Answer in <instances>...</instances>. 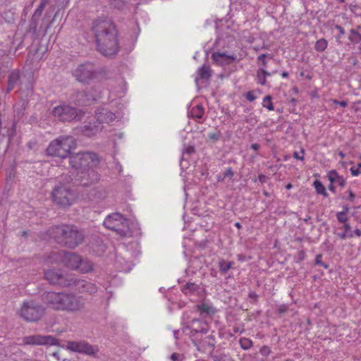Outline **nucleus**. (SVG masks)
<instances>
[{
    "mask_svg": "<svg viewBox=\"0 0 361 361\" xmlns=\"http://www.w3.org/2000/svg\"><path fill=\"white\" fill-rule=\"evenodd\" d=\"M97 49L103 55L111 56L117 53L119 45L117 30L109 20H97L94 23Z\"/></svg>",
    "mask_w": 361,
    "mask_h": 361,
    "instance_id": "f257e3e1",
    "label": "nucleus"
},
{
    "mask_svg": "<svg viewBox=\"0 0 361 361\" xmlns=\"http://www.w3.org/2000/svg\"><path fill=\"white\" fill-rule=\"evenodd\" d=\"M44 300L54 310L72 313L81 312L85 306L82 297L64 292H48L44 294Z\"/></svg>",
    "mask_w": 361,
    "mask_h": 361,
    "instance_id": "f03ea898",
    "label": "nucleus"
},
{
    "mask_svg": "<svg viewBox=\"0 0 361 361\" xmlns=\"http://www.w3.org/2000/svg\"><path fill=\"white\" fill-rule=\"evenodd\" d=\"M70 165L72 169L78 171V175L83 181L82 185L87 186L89 183H94L99 180V175L92 169L98 163L97 154L92 152H80L70 157Z\"/></svg>",
    "mask_w": 361,
    "mask_h": 361,
    "instance_id": "7ed1b4c3",
    "label": "nucleus"
},
{
    "mask_svg": "<svg viewBox=\"0 0 361 361\" xmlns=\"http://www.w3.org/2000/svg\"><path fill=\"white\" fill-rule=\"evenodd\" d=\"M49 263L63 264L68 268L82 273L89 272L92 269V264L87 259H82L79 255L72 252H54L47 259Z\"/></svg>",
    "mask_w": 361,
    "mask_h": 361,
    "instance_id": "20e7f679",
    "label": "nucleus"
},
{
    "mask_svg": "<svg viewBox=\"0 0 361 361\" xmlns=\"http://www.w3.org/2000/svg\"><path fill=\"white\" fill-rule=\"evenodd\" d=\"M76 140L72 136H60L51 141L47 148V154L65 159L76 147Z\"/></svg>",
    "mask_w": 361,
    "mask_h": 361,
    "instance_id": "39448f33",
    "label": "nucleus"
},
{
    "mask_svg": "<svg viewBox=\"0 0 361 361\" xmlns=\"http://www.w3.org/2000/svg\"><path fill=\"white\" fill-rule=\"evenodd\" d=\"M57 240L64 243L69 247H75L83 240L82 233L75 227L70 225L58 226L54 228Z\"/></svg>",
    "mask_w": 361,
    "mask_h": 361,
    "instance_id": "423d86ee",
    "label": "nucleus"
},
{
    "mask_svg": "<svg viewBox=\"0 0 361 361\" xmlns=\"http://www.w3.org/2000/svg\"><path fill=\"white\" fill-rule=\"evenodd\" d=\"M44 309L34 300H24L18 310L19 316L27 322H37L42 318Z\"/></svg>",
    "mask_w": 361,
    "mask_h": 361,
    "instance_id": "0eeeda50",
    "label": "nucleus"
},
{
    "mask_svg": "<svg viewBox=\"0 0 361 361\" xmlns=\"http://www.w3.org/2000/svg\"><path fill=\"white\" fill-rule=\"evenodd\" d=\"M52 199L57 204L67 207L73 203L75 195L68 183L59 181L53 189Z\"/></svg>",
    "mask_w": 361,
    "mask_h": 361,
    "instance_id": "6e6552de",
    "label": "nucleus"
},
{
    "mask_svg": "<svg viewBox=\"0 0 361 361\" xmlns=\"http://www.w3.org/2000/svg\"><path fill=\"white\" fill-rule=\"evenodd\" d=\"M116 116L114 114L109 111L107 109H102L95 114L94 119L96 121L94 124L91 123L83 127L82 133L85 135L91 137L94 135L102 129V123H110L114 121Z\"/></svg>",
    "mask_w": 361,
    "mask_h": 361,
    "instance_id": "1a4fd4ad",
    "label": "nucleus"
},
{
    "mask_svg": "<svg viewBox=\"0 0 361 361\" xmlns=\"http://www.w3.org/2000/svg\"><path fill=\"white\" fill-rule=\"evenodd\" d=\"M103 224L106 228L114 231L121 235H127L130 233L128 221L119 213L108 216Z\"/></svg>",
    "mask_w": 361,
    "mask_h": 361,
    "instance_id": "9d476101",
    "label": "nucleus"
},
{
    "mask_svg": "<svg viewBox=\"0 0 361 361\" xmlns=\"http://www.w3.org/2000/svg\"><path fill=\"white\" fill-rule=\"evenodd\" d=\"M52 114L59 120L63 121H69L80 117V111L68 105H60L54 107Z\"/></svg>",
    "mask_w": 361,
    "mask_h": 361,
    "instance_id": "9b49d317",
    "label": "nucleus"
},
{
    "mask_svg": "<svg viewBox=\"0 0 361 361\" xmlns=\"http://www.w3.org/2000/svg\"><path fill=\"white\" fill-rule=\"evenodd\" d=\"M23 345H55L57 340L51 336L30 335L22 338Z\"/></svg>",
    "mask_w": 361,
    "mask_h": 361,
    "instance_id": "f8f14e48",
    "label": "nucleus"
},
{
    "mask_svg": "<svg viewBox=\"0 0 361 361\" xmlns=\"http://www.w3.org/2000/svg\"><path fill=\"white\" fill-rule=\"evenodd\" d=\"M73 75L80 82H88L95 76L94 67L90 63L81 64L73 71Z\"/></svg>",
    "mask_w": 361,
    "mask_h": 361,
    "instance_id": "ddd939ff",
    "label": "nucleus"
},
{
    "mask_svg": "<svg viewBox=\"0 0 361 361\" xmlns=\"http://www.w3.org/2000/svg\"><path fill=\"white\" fill-rule=\"evenodd\" d=\"M67 350L73 352L85 353L87 355H94L98 351L97 346L90 345L84 341H69L66 345Z\"/></svg>",
    "mask_w": 361,
    "mask_h": 361,
    "instance_id": "4468645a",
    "label": "nucleus"
},
{
    "mask_svg": "<svg viewBox=\"0 0 361 361\" xmlns=\"http://www.w3.org/2000/svg\"><path fill=\"white\" fill-rule=\"evenodd\" d=\"M44 276L45 279L51 284L64 287L72 286V279L67 280L60 271L49 269L45 271Z\"/></svg>",
    "mask_w": 361,
    "mask_h": 361,
    "instance_id": "2eb2a0df",
    "label": "nucleus"
},
{
    "mask_svg": "<svg viewBox=\"0 0 361 361\" xmlns=\"http://www.w3.org/2000/svg\"><path fill=\"white\" fill-rule=\"evenodd\" d=\"M73 285L75 286V288L81 293L93 294L97 291V287L94 283L85 280L73 281L72 279V286Z\"/></svg>",
    "mask_w": 361,
    "mask_h": 361,
    "instance_id": "dca6fc26",
    "label": "nucleus"
},
{
    "mask_svg": "<svg viewBox=\"0 0 361 361\" xmlns=\"http://www.w3.org/2000/svg\"><path fill=\"white\" fill-rule=\"evenodd\" d=\"M214 61L219 66H225L233 63L236 56L233 54H228L226 52L217 51L212 54Z\"/></svg>",
    "mask_w": 361,
    "mask_h": 361,
    "instance_id": "f3484780",
    "label": "nucleus"
},
{
    "mask_svg": "<svg viewBox=\"0 0 361 361\" xmlns=\"http://www.w3.org/2000/svg\"><path fill=\"white\" fill-rule=\"evenodd\" d=\"M183 292L188 295H201L203 292L202 288L194 283H188L182 288Z\"/></svg>",
    "mask_w": 361,
    "mask_h": 361,
    "instance_id": "a211bd4d",
    "label": "nucleus"
},
{
    "mask_svg": "<svg viewBox=\"0 0 361 361\" xmlns=\"http://www.w3.org/2000/svg\"><path fill=\"white\" fill-rule=\"evenodd\" d=\"M197 309L202 317L212 316L216 312V309L209 302L197 305Z\"/></svg>",
    "mask_w": 361,
    "mask_h": 361,
    "instance_id": "6ab92c4d",
    "label": "nucleus"
},
{
    "mask_svg": "<svg viewBox=\"0 0 361 361\" xmlns=\"http://www.w3.org/2000/svg\"><path fill=\"white\" fill-rule=\"evenodd\" d=\"M20 79V71L18 70H13L8 76L7 92H10L18 85Z\"/></svg>",
    "mask_w": 361,
    "mask_h": 361,
    "instance_id": "aec40b11",
    "label": "nucleus"
},
{
    "mask_svg": "<svg viewBox=\"0 0 361 361\" xmlns=\"http://www.w3.org/2000/svg\"><path fill=\"white\" fill-rule=\"evenodd\" d=\"M190 327L195 333H206L208 331V324L197 319L192 320Z\"/></svg>",
    "mask_w": 361,
    "mask_h": 361,
    "instance_id": "412c9836",
    "label": "nucleus"
},
{
    "mask_svg": "<svg viewBox=\"0 0 361 361\" xmlns=\"http://www.w3.org/2000/svg\"><path fill=\"white\" fill-rule=\"evenodd\" d=\"M327 177L331 183L337 184L341 187H343L345 183L344 178L340 176L334 170L330 171L327 174Z\"/></svg>",
    "mask_w": 361,
    "mask_h": 361,
    "instance_id": "4be33fe9",
    "label": "nucleus"
},
{
    "mask_svg": "<svg viewBox=\"0 0 361 361\" xmlns=\"http://www.w3.org/2000/svg\"><path fill=\"white\" fill-rule=\"evenodd\" d=\"M91 195L92 201L98 202L106 197L107 192L104 188H95L92 190Z\"/></svg>",
    "mask_w": 361,
    "mask_h": 361,
    "instance_id": "5701e85b",
    "label": "nucleus"
},
{
    "mask_svg": "<svg viewBox=\"0 0 361 361\" xmlns=\"http://www.w3.org/2000/svg\"><path fill=\"white\" fill-rule=\"evenodd\" d=\"M234 39V36L233 34H231V31H228L225 33V35L223 33H221L219 31H218V36H217V43L220 45L222 44L223 45H225L226 43L230 44L233 40Z\"/></svg>",
    "mask_w": 361,
    "mask_h": 361,
    "instance_id": "b1692460",
    "label": "nucleus"
},
{
    "mask_svg": "<svg viewBox=\"0 0 361 361\" xmlns=\"http://www.w3.org/2000/svg\"><path fill=\"white\" fill-rule=\"evenodd\" d=\"M190 114L195 118H201L204 114V109L200 104H197L192 107Z\"/></svg>",
    "mask_w": 361,
    "mask_h": 361,
    "instance_id": "393cba45",
    "label": "nucleus"
},
{
    "mask_svg": "<svg viewBox=\"0 0 361 361\" xmlns=\"http://www.w3.org/2000/svg\"><path fill=\"white\" fill-rule=\"evenodd\" d=\"M199 78L208 79L211 76V70L208 66L204 65L197 71Z\"/></svg>",
    "mask_w": 361,
    "mask_h": 361,
    "instance_id": "a878e982",
    "label": "nucleus"
},
{
    "mask_svg": "<svg viewBox=\"0 0 361 361\" xmlns=\"http://www.w3.org/2000/svg\"><path fill=\"white\" fill-rule=\"evenodd\" d=\"M270 75L271 74L264 68L259 69L257 73V82L262 85H265L266 78Z\"/></svg>",
    "mask_w": 361,
    "mask_h": 361,
    "instance_id": "bb28decb",
    "label": "nucleus"
},
{
    "mask_svg": "<svg viewBox=\"0 0 361 361\" xmlns=\"http://www.w3.org/2000/svg\"><path fill=\"white\" fill-rule=\"evenodd\" d=\"M232 262H226L224 259H221L219 262V268L221 274H226L233 266Z\"/></svg>",
    "mask_w": 361,
    "mask_h": 361,
    "instance_id": "cd10ccee",
    "label": "nucleus"
},
{
    "mask_svg": "<svg viewBox=\"0 0 361 361\" xmlns=\"http://www.w3.org/2000/svg\"><path fill=\"white\" fill-rule=\"evenodd\" d=\"M313 185H314V188L318 194L323 195L324 196H327V193L326 192V188L322 182L317 180L314 182Z\"/></svg>",
    "mask_w": 361,
    "mask_h": 361,
    "instance_id": "c85d7f7f",
    "label": "nucleus"
},
{
    "mask_svg": "<svg viewBox=\"0 0 361 361\" xmlns=\"http://www.w3.org/2000/svg\"><path fill=\"white\" fill-rule=\"evenodd\" d=\"M78 97H79V101H78L79 104L89 105L90 104V102L91 100V99L89 98V97L87 94L80 93L78 94ZM92 99L96 100L97 99L94 97H92Z\"/></svg>",
    "mask_w": 361,
    "mask_h": 361,
    "instance_id": "c756f323",
    "label": "nucleus"
},
{
    "mask_svg": "<svg viewBox=\"0 0 361 361\" xmlns=\"http://www.w3.org/2000/svg\"><path fill=\"white\" fill-rule=\"evenodd\" d=\"M328 43L325 39H320L317 41L314 48L317 51H323L327 47Z\"/></svg>",
    "mask_w": 361,
    "mask_h": 361,
    "instance_id": "7c9ffc66",
    "label": "nucleus"
},
{
    "mask_svg": "<svg viewBox=\"0 0 361 361\" xmlns=\"http://www.w3.org/2000/svg\"><path fill=\"white\" fill-rule=\"evenodd\" d=\"M239 343L241 348L244 350H248L252 346V341L247 338H240Z\"/></svg>",
    "mask_w": 361,
    "mask_h": 361,
    "instance_id": "2f4dec72",
    "label": "nucleus"
},
{
    "mask_svg": "<svg viewBox=\"0 0 361 361\" xmlns=\"http://www.w3.org/2000/svg\"><path fill=\"white\" fill-rule=\"evenodd\" d=\"M262 106L267 108L269 111L274 110V106L271 102V97L268 95L266 96L262 101Z\"/></svg>",
    "mask_w": 361,
    "mask_h": 361,
    "instance_id": "473e14b6",
    "label": "nucleus"
},
{
    "mask_svg": "<svg viewBox=\"0 0 361 361\" xmlns=\"http://www.w3.org/2000/svg\"><path fill=\"white\" fill-rule=\"evenodd\" d=\"M349 39L353 43H358L361 41V35L355 30H351Z\"/></svg>",
    "mask_w": 361,
    "mask_h": 361,
    "instance_id": "72a5a7b5",
    "label": "nucleus"
},
{
    "mask_svg": "<svg viewBox=\"0 0 361 361\" xmlns=\"http://www.w3.org/2000/svg\"><path fill=\"white\" fill-rule=\"evenodd\" d=\"M233 171H232L231 169V168H228V169H227V170L224 173L223 176H221V175H219V176H218V180H219V181L224 180V178H225L226 177L231 178V177L233 176Z\"/></svg>",
    "mask_w": 361,
    "mask_h": 361,
    "instance_id": "f704fd0d",
    "label": "nucleus"
},
{
    "mask_svg": "<svg viewBox=\"0 0 361 361\" xmlns=\"http://www.w3.org/2000/svg\"><path fill=\"white\" fill-rule=\"evenodd\" d=\"M343 228H344L343 233L340 234V238L341 239H345L346 237H348V231L350 229V226L348 224H345L343 226Z\"/></svg>",
    "mask_w": 361,
    "mask_h": 361,
    "instance_id": "c9c22d12",
    "label": "nucleus"
},
{
    "mask_svg": "<svg viewBox=\"0 0 361 361\" xmlns=\"http://www.w3.org/2000/svg\"><path fill=\"white\" fill-rule=\"evenodd\" d=\"M52 356L55 357L58 361H66V358L62 357V351L58 350L57 352L53 353Z\"/></svg>",
    "mask_w": 361,
    "mask_h": 361,
    "instance_id": "e433bc0d",
    "label": "nucleus"
},
{
    "mask_svg": "<svg viewBox=\"0 0 361 361\" xmlns=\"http://www.w3.org/2000/svg\"><path fill=\"white\" fill-rule=\"evenodd\" d=\"M47 2V0H43V1L41 2V4H39V6H38V8H37V10L35 11L36 14L41 15L42 12L44 9Z\"/></svg>",
    "mask_w": 361,
    "mask_h": 361,
    "instance_id": "4c0bfd02",
    "label": "nucleus"
},
{
    "mask_svg": "<svg viewBox=\"0 0 361 361\" xmlns=\"http://www.w3.org/2000/svg\"><path fill=\"white\" fill-rule=\"evenodd\" d=\"M245 97L248 101L252 102L257 98V96L254 91H250L246 93Z\"/></svg>",
    "mask_w": 361,
    "mask_h": 361,
    "instance_id": "58836bf2",
    "label": "nucleus"
},
{
    "mask_svg": "<svg viewBox=\"0 0 361 361\" xmlns=\"http://www.w3.org/2000/svg\"><path fill=\"white\" fill-rule=\"evenodd\" d=\"M337 219L340 222L345 223L347 218L345 212H338L337 214Z\"/></svg>",
    "mask_w": 361,
    "mask_h": 361,
    "instance_id": "ea45409f",
    "label": "nucleus"
},
{
    "mask_svg": "<svg viewBox=\"0 0 361 361\" xmlns=\"http://www.w3.org/2000/svg\"><path fill=\"white\" fill-rule=\"evenodd\" d=\"M350 171L353 176H357L361 173V171L359 169L355 167H351Z\"/></svg>",
    "mask_w": 361,
    "mask_h": 361,
    "instance_id": "a19ab883",
    "label": "nucleus"
},
{
    "mask_svg": "<svg viewBox=\"0 0 361 361\" xmlns=\"http://www.w3.org/2000/svg\"><path fill=\"white\" fill-rule=\"evenodd\" d=\"M267 56V54H261L258 56V60L262 62V65L263 66H267V62H266V60H265V58Z\"/></svg>",
    "mask_w": 361,
    "mask_h": 361,
    "instance_id": "79ce46f5",
    "label": "nucleus"
},
{
    "mask_svg": "<svg viewBox=\"0 0 361 361\" xmlns=\"http://www.w3.org/2000/svg\"><path fill=\"white\" fill-rule=\"evenodd\" d=\"M216 361H231V359L229 356L224 355L219 356L217 360Z\"/></svg>",
    "mask_w": 361,
    "mask_h": 361,
    "instance_id": "37998d69",
    "label": "nucleus"
},
{
    "mask_svg": "<svg viewBox=\"0 0 361 361\" xmlns=\"http://www.w3.org/2000/svg\"><path fill=\"white\" fill-rule=\"evenodd\" d=\"M209 137L212 140H217L220 137V134L218 133H210Z\"/></svg>",
    "mask_w": 361,
    "mask_h": 361,
    "instance_id": "c03bdc74",
    "label": "nucleus"
},
{
    "mask_svg": "<svg viewBox=\"0 0 361 361\" xmlns=\"http://www.w3.org/2000/svg\"><path fill=\"white\" fill-rule=\"evenodd\" d=\"M333 102L334 104H339L340 106H343V107H345L347 106V102H345V101H342V102H338L337 100L336 99H334L333 100Z\"/></svg>",
    "mask_w": 361,
    "mask_h": 361,
    "instance_id": "a18cd8bd",
    "label": "nucleus"
},
{
    "mask_svg": "<svg viewBox=\"0 0 361 361\" xmlns=\"http://www.w3.org/2000/svg\"><path fill=\"white\" fill-rule=\"evenodd\" d=\"M194 152V147H191V146H189L188 147L185 151H184V154L185 153H187V154H191Z\"/></svg>",
    "mask_w": 361,
    "mask_h": 361,
    "instance_id": "49530a36",
    "label": "nucleus"
},
{
    "mask_svg": "<svg viewBox=\"0 0 361 361\" xmlns=\"http://www.w3.org/2000/svg\"><path fill=\"white\" fill-rule=\"evenodd\" d=\"M260 147V145L259 144H257V143H254L251 145V148L255 150V151H257L259 149Z\"/></svg>",
    "mask_w": 361,
    "mask_h": 361,
    "instance_id": "de8ad7c7",
    "label": "nucleus"
},
{
    "mask_svg": "<svg viewBox=\"0 0 361 361\" xmlns=\"http://www.w3.org/2000/svg\"><path fill=\"white\" fill-rule=\"evenodd\" d=\"M269 352V350L267 347H263L262 349H261V353L264 355L268 353Z\"/></svg>",
    "mask_w": 361,
    "mask_h": 361,
    "instance_id": "09e8293b",
    "label": "nucleus"
},
{
    "mask_svg": "<svg viewBox=\"0 0 361 361\" xmlns=\"http://www.w3.org/2000/svg\"><path fill=\"white\" fill-rule=\"evenodd\" d=\"M294 157L297 159L302 160L304 159L303 156H300L298 153L295 152L294 153Z\"/></svg>",
    "mask_w": 361,
    "mask_h": 361,
    "instance_id": "8fccbe9b",
    "label": "nucleus"
},
{
    "mask_svg": "<svg viewBox=\"0 0 361 361\" xmlns=\"http://www.w3.org/2000/svg\"><path fill=\"white\" fill-rule=\"evenodd\" d=\"M265 178H266V177H265V176H264V175H262V174H260V175L259 176V181H260V182H262V183L264 182V180H265Z\"/></svg>",
    "mask_w": 361,
    "mask_h": 361,
    "instance_id": "3c124183",
    "label": "nucleus"
},
{
    "mask_svg": "<svg viewBox=\"0 0 361 361\" xmlns=\"http://www.w3.org/2000/svg\"><path fill=\"white\" fill-rule=\"evenodd\" d=\"M336 28L339 30V32L341 35L344 34V30L342 27L338 25V26H336Z\"/></svg>",
    "mask_w": 361,
    "mask_h": 361,
    "instance_id": "603ef678",
    "label": "nucleus"
},
{
    "mask_svg": "<svg viewBox=\"0 0 361 361\" xmlns=\"http://www.w3.org/2000/svg\"><path fill=\"white\" fill-rule=\"evenodd\" d=\"M329 189L332 192H335L334 183H331L330 185L329 186Z\"/></svg>",
    "mask_w": 361,
    "mask_h": 361,
    "instance_id": "864d4df0",
    "label": "nucleus"
},
{
    "mask_svg": "<svg viewBox=\"0 0 361 361\" xmlns=\"http://www.w3.org/2000/svg\"><path fill=\"white\" fill-rule=\"evenodd\" d=\"M354 233L355 235H357V236H360L361 235V231L360 229H356L354 231Z\"/></svg>",
    "mask_w": 361,
    "mask_h": 361,
    "instance_id": "5fc2aeb1",
    "label": "nucleus"
},
{
    "mask_svg": "<svg viewBox=\"0 0 361 361\" xmlns=\"http://www.w3.org/2000/svg\"><path fill=\"white\" fill-rule=\"evenodd\" d=\"M321 255H318L316 258V263L317 264H321Z\"/></svg>",
    "mask_w": 361,
    "mask_h": 361,
    "instance_id": "6e6d98bb",
    "label": "nucleus"
},
{
    "mask_svg": "<svg viewBox=\"0 0 361 361\" xmlns=\"http://www.w3.org/2000/svg\"><path fill=\"white\" fill-rule=\"evenodd\" d=\"M171 360H173V361H176L178 360V355L176 354H173L171 355Z\"/></svg>",
    "mask_w": 361,
    "mask_h": 361,
    "instance_id": "4d7b16f0",
    "label": "nucleus"
},
{
    "mask_svg": "<svg viewBox=\"0 0 361 361\" xmlns=\"http://www.w3.org/2000/svg\"><path fill=\"white\" fill-rule=\"evenodd\" d=\"M116 170L118 173L121 171V166L118 164H116Z\"/></svg>",
    "mask_w": 361,
    "mask_h": 361,
    "instance_id": "13d9d810",
    "label": "nucleus"
},
{
    "mask_svg": "<svg viewBox=\"0 0 361 361\" xmlns=\"http://www.w3.org/2000/svg\"><path fill=\"white\" fill-rule=\"evenodd\" d=\"M354 198H355V195L352 192H350V199L353 200Z\"/></svg>",
    "mask_w": 361,
    "mask_h": 361,
    "instance_id": "bf43d9fd",
    "label": "nucleus"
},
{
    "mask_svg": "<svg viewBox=\"0 0 361 361\" xmlns=\"http://www.w3.org/2000/svg\"><path fill=\"white\" fill-rule=\"evenodd\" d=\"M354 235H355L354 232H351L348 234V237L353 238L354 236Z\"/></svg>",
    "mask_w": 361,
    "mask_h": 361,
    "instance_id": "052dcab7",
    "label": "nucleus"
},
{
    "mask_svg": "<svg viewBox=\"0 0 361 361\" xmlns=\"http://www.w3.org/2000/svg\"><path fill=\"white\" fill-rule=\"evenodd\" d=\"M281 75H282V77L286 78L288 76V73L283 72Z\"/></svg>",
    "mask_w": 361,
    "mask_h": 361,
    "instance_id": "680f3d73",
    "label": "nucleus"
},
{
    "mask_svg": "<svg viewBox=\"0 0 361 361\" xmlns=\"http://www.w3.org/2000/svg\"><path fill=\"white\" fill-rule=\"evenodd\" d=\"M339 155H340V157H341V158H344V157H345V154H344V153H343V152H339Z\"/></svg>",
    "mask_w": 361,
    "mask_h": 361,
    "instance_id": "e2e57ef3",
    "label": "nucleus"
},
{
    "mask_svg": "<svg viewBox=\"0 0 361 361\" xmlns=\"http://www.w3.org/2000/svg\"><path fill=\"white\" fill-rule=\"evenodd\" d=\"M173 334H174V337H175L176 338H178V331H174V333H173Z\"/></svg>",
    "mask_w": 361,
    "mask_h": 361,
    "instance_id": "0e129e2a",
    "label": "nucleus"
},
{
    "mask_svg": "<svg viewBox=\"0 0 361 361\" xmlns=\"http://www.w3.org/2000/svg\"><path fill=\"white\" fill-rule=\"evenodd\" d=\"M235 226L237 228H240V223H238V222H237V223H235Z\"/></svg>",
    "mask_w": 361,
    "mask_h": 361,
    "instance_id": "69168bd1",
    "label": "nucleus"
},
{
    "mask_svg": "<svg viewBox=\"0 0 361 361\" xmlns=\"http://www.w3.org/2000/svg\"><path fill=\"white\" fill-rule=\"evenodd\" d=\"M292 188V185L291 184H288L286 185V188L287 189H290Z\"/></svg>",
    "mask_w": 361,
    "mask_h": 361,
    "instance_id": "338daca9",
    "label": "nucleus"
},
{
    "mask_svg": "<svg viewBox=\"0 0 361 361\" xmlns=\"http://www.w3.org/2000/svg\"><path fill=\"white\" fill-rule=\"evenodd\" d=\"M357 169H359L360 170V169H361V163L357 164Z\"/></svg>",
    "mask_w": 361,
    "mask_h": 361,
    "instance_id": "774afa93",
    "label": "nucleus"
}]
</instances>
